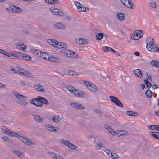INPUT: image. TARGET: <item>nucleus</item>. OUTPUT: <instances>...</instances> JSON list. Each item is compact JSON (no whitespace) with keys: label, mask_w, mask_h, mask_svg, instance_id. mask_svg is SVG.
I'll return each mask as SVG.
<instances>
[{"label":"nucleus","mask_w":159,"mask_h":159,"mask_svg":"<svg viewBox=\"0 0 159 159\" xmlns=\"http://www.w3.org/2000/svg\"><path fill=\"white\" fill-rule=\"evenodd\" d=\"M146 41L148 42L146 45L147 49L151 52H154L155 50V49L153 48V45L154 43V41L153 38H151L150 37L147 38Z\"/></svg>","instance_id":"f257e3e1"},{"label":"nucleus","mask_w":159,"mask_h":159,"mask_svg":"<svg viewBox=\"0 0 159 159\" xmlns=\"http://www.w3.org/2000/svg\"><path fill=\"white\" fill-rule=\"evenodd\" d=\"M40 57L41 58L49 61H51L56 62V58L53 56H51L48 53L42 52Z\"/></svg>","instance_id":"f03ea898"},{"label":"nucleus","mask_w":159,"mask_h":159,"mask_svg":"<svg viewBox=\"0 0 159 159\" xmlns=\"http://www.w3.org/2000/svg\"><path fill=\"white\" fill-rule=\"evenodd\" d=\"M19 139L22 142L26 145L32 146L34 144L33 142L29 138L25 137H24L21 136L20 137Z\"/></svg>","instance_id":"7ed1b4c3"},{"label":"nucleus","mask_w":159,"mask_h":159,"mask_svg":"<svg viewBox=\"0 0 159 159\" xmlns=\"http://www.w3.org/2000/svg\"><path fill=\"white\" fill-rule=\"evenodd\" d=\"M61 52L65 56L73 57H75V52L67 49L63 48L61 50Z\"/></svg>","instance_id":"20e7f679"},{"label":"nucleus","mask_w":159,"mask_h":159,"mask_svg":"<svg viewBox=\"0 0 159 159\" xmlns=\"http://www.w3.org/2000/svg\"><path fill=\"white\" fill-rule=\"evenodd\" d=\"M60 142L64 145L68 146L70 148L72 149L75 150H77V148L78 149V148L76 147L75 145H73L70 142L65 140L63 139H61Z\"/></svg>","instance_id":"39448f33"},{"label":"nucleus","mask_w":159,"mask_h":159,"mask_svg":"<svg viewBox=\"0 0 159 159\" xmlns=\"http://www.w3.org/2000/svg\"><path fill=\"white\" fill-rule=\"evenodd\" d=\"M37 101H39V105H37L38 107H41L42 106L43 103L45 104L48 105V100L45 98L39 96L37 97Z\"/></svg>","instance_id":"423d86ee"},{"label":"nucleus","mask_w":159,"mask_h":159,"mask_svg":"<svg viewBox=\"0 0 159 159\" xmlns=\"http://www.w3.org/2000/svg\"><path fill=\"white\" fill-rule=\"evenodd\" d=\"M95 141L97 143L95 145V146L97 150L102 148L103 144L101 143V140L98 137H96Z\"/></svg>","instance_id":"0eeeda50"},{"label":"nucleus","mask_w":159,"mask_h":159,"mask_svg":"<svg viewBox=\"0 0 159 159\" xmlns=\"http://www.w3.org/2000/svg\"><path fill=\"white\" fill-rule=\"evenodd\" d=\"M72 93L76 97L79 98L84 97L85 95V93H84L81 91L77 90L76 89Z\"/></svg>","instance_id":"6e6552de"},{"label":"nucleus","mask_w":159,"mask_h":159,"mask_svg":"<svg viewBox=\"0 0 159 159\" xmlns=\"http://www.w3.org/2000/svg\"><path fill=\"white\" fill-rule=\"evenodd\" d=\"M45 126L47 129L51 132H53L55 133L57 132L58 131L57 129H58V128L56 127H54L52 126L49 124H46Z\"/></svg>","instance_id":"1a4fd4ad"},{"label":"nucleus","mask_w":159,"mask_h":159,"mask_svg":"<svg viewBox=\"0 0 159 159\" xmlns=\"http://www.w3.org/2000/svg\"><path fill=\"white\" fill-rule=\"evenodd\" d=\"M12 93L13 95L19 100H25L26 99V97L21 95L15 91H13Z\"/></svg>","instance_id":"9d476101"},{"label":"nucleus","mask_w":159,"mask_h":159,"mask_svg":"<svg viewBox=\"0 0 159 159\" xmlns=\"http://www.w3.org/2000/svg\"><path fill=\"white\" fill-rule=\"evenodd\" d=\"M70 105L73 107L79 110L83 109L85 108L83 105L77 103L72 102L70 103Z\"/></svg>","instance_id":"9b49d317"},{"label":"nucleus","mask_w":159,"mask_h":159,"mask_svg":"<svg viewBox=\"0 0 159 159\" xmlns=\"http://www.w3.org/2000/svg\"><path fill=\"white\" fill-rule=\"evenodd\" d=\"M19 74L21 75H23L28 77H31L32 75L31 73L29 72L26 70L22 68H20Z\"/></svg>","instance_id":"f8f14e48"},{"label":"nucleus","mask_w":159,"mask_h":159,"mask_svg":"<svg viewBox=\"0 0 159 159\" xmlns=\"http://www.w3.org/2000/svg\"><path fill=\"white\" fill-rule=\"evenodd\" d=\"M20 53H17L16 52H13L11 54L9 53V56L11 58L13 59H16L19 57L20 58Z\"/></svg>","instance_id":"ddd939ff"},{"label":"nucleus","mask_w":159,"mask_h":159,"mask_svg":"<svg viewBox=\"0 0 159 159\" xmlns=\"http://www.w3.org/2000/svg\"><path fill=\"white\" fill-rule=\"evenodd\" d=\"M52 12L55 15L62 16L63 15V11L60 9L54 8L51 10Z\"/></svg>","instance_id":"4468645a"},{"label":"nucleus","mask_w":159,"mask_h":159,"mask_svg":"<svg viewBox=\"0 0 159 159\" xmlns=\"http://www.w3.org/2000/svg\"><path fill=\"white\" fill-rule=\"evenodd\" d=\"M32 116L34 120L38 122H41L43 121V119L38 115L33 114Z\"/></svg>","instance_id":"2eb2a0df"},{"label":"nucleus","mask_w":159,"mask_h":159,"mask_svg":"<svg viewBox=\"0 0 159 159\" xmlns=\"http://www.w3.org/2000/svg\"><path fill=\"white\" fill-rule=\"evenodd\" d=\"M134 74L135 76L139 78H141L143 76L142 71L139 69H136L134 71Z\"/></svg>","instance_id":"dca6fc26"},{"label":"nucleus","mask_w":159,"mask_h":159,"mask_svg":"<svg viewBox=\"0 0 159 159\" xmlns=\"http://www.w3.org/2000/svg\"><path fill=\"white\" fill-rule=\"evenodd\" d=\"M66 47V44L63 42H58L57 41L55 47L58 48H62Z\"/></svg>","instance_id":"f3484780"},{"label":"nucleus","mask_w":159,"mask_h":159,"mask_svg":"<svg viewBox=\"0 0 159 159\" xmlns=\"http://www.w3.org/2000/svg\"><path fill=\"white\" fill-rule=\"evenodd\" d=\"M76 41L77 44H79L87 43L88 42L87 39L81 38H79V39H76Z\"/></svg>","instance_id":"a211bd4d"},{"label":"nucleus","mask_w":159,"mask_h":159,"mask_svg":"<svg viewBox=\"0 0 159 159\" xmlns=\"http://www.w3.org/2000/svg\"><path fill=\"white\" fill-rule=\"evenodd\" d=\"M54 26L55 28L57 29H64L65 28V25L60 22H58L55 24L54 25Z\"/></svg>","instance_id":"6ab92c4d"},{"label":"nucleus","mask_w":159,"mask_h":159,"mask_svg":"<svg viewBox=\"0 0 159 159\" xmlns=\"http://www.w3.org/2000/svg\"><path fill=\"white\" fill-rule=\"evenodd\" d=\"M20 58L26 61H30L31 59V57L26 54L20 53Z\"/></svg>","instance_id":"aec40b11"},{"label":"nucleus","mask_w":159,"mask_h":159,"mask_svg":"<svg viewBox=\"0 0 159 159\" xmlns=\"http://www.w3.org/2000/svg\"><path fill=\"white\" fill-rule=\"evenodd\" d=\"M125 16L124 14L123 13H118L117 15V17L119 20L123 21L125 19Z\"/></svg>","instance_id":"412c9836"},{"label":"nucleus","mask_w":159,"mask_h":159,"mask_svg":"<svg viewBox=\"0 0 159 159\" xmlns=\"http://www.w3.org/2000/svg\"><path fill=\"white\" fill-rule=\"evenodd\" d=\"M88 88L93 92H96L97 90V87L91 83V84L88 86Z\"/></svg>","instance_id":"4be33fe9"},{"label":"nucleus","mask_w":159,"mask_h":159,"mask_svg":"<svg viewBox=\"0 0 159 159\" xmlns=\"http://www.w3.org/2000/svg\"><path fill=\"white\" fill-rule=\"evenodd\" d=\"M11 9L12 10V11L13 12L21 13L22 12L21 8L16 6H13L12 7Z\"/></svg>","instance_id":"5701e85b"},{"label":"nucleus","mask_w":159,"mask_h":159,"mask_svg":"<svg viewBox=\"0 0 159 159\" xmlns=\"http://www.w3.org/2000/svg\"><path fill=\"white\" fill-rule=\"evenodd\" d=\"M20 68L18 67H11L10 68V70L13 72L14 73H18L19 74Z\"/></svg>","instance_id":"b1692460"},{"label":"nucleus","mask_w":159,"mask_h":159,"mask_svg":"<svg viewBox=\"0 0 159 159\" xmlns=\"http://www.w3.org/2000/svg\"><path fill=\"white\" fill-rule=\"evenodd\" d=\"M137 31V30H136L134 33V34H133V37L131 36V38L132 39L134 40H137L141 38V37H139V32Z\"/></svg>","instance_id":"393cba45"},{"label":"nucleus","mask_w":159,"mask_h":159,"mask_svg":"<svg viewBox=\"0 0 159 159\" xmlns=\"http://www.w3.org/2000/svg\"><path fill=\"white\" fill-rule=\"evenodd\" d=\"M126 114L129 116H137L139 115L138 113L129 111H126Z\"/></svg>","instance_id":"a878e982"},{"label":"nucleus","mask_w":159,"mask_h":159,"mask_svg":"<svg viewBox=\"0 0 159 159\" xmlns=\"http://www.w3.org/2000/svg\"><path fill=\"white\" fill-rule=\"evenodd\" d=\"M32 52L35 55L38 56L40 57L41 55L42 54V52L38 50L32 49Z\"/></svg>","instance_id":"bb28decb"},{"label":"nucleus","mask_w":159,"mask_h":159,"mask_svg":"<svg viewBox=\"0 0 159 159\" xmlns=\"http://www.w3.org/2000/svg\"><path fill=\"white\" fill-rule=\"evenodd\" d=\"M34 88L37 90L40 91L41 92L43 91V86L39 84H36L34 85Z\"/></svg>","instance_id":"cd10ccee"},{"label":"nucleus","mask_w":159,"mask_h":159,"mask_svg":"<svg viewBox=\"0 0 159 159\" xmlns=\"http://www.w3.org/2000/svg\"><path fill=\"white\" fill-rule=\"evenodd\" d=\"M57 41L54 39H48L47 40V42L50 45L53 46L55 47Z\"/></svg>","instance_id":"c85d7f7f"},{"label":"nucleus","mask_w":159,"mask_h":159,"mask_svg":"<svg viewBox=\"0 0 159 159\" xmlns=\"http://www.w3.org/2000/svg\"><path fill=\"white\" fill-rule=\"evenodd\" d=\"M77 10L79 11L85 12L86 11V9L85 7H83V5L81 4L80 6H78Z\"/></svg>","instance_id":"c756f323"},{"label":"nucleus","mask_w":159,"mask_h":159,"mask_svg":"<svg viewBox=\"0 0 159 159\" xmlns=\"http://www.w3.org/2000/svg\"><path fill=\"white\" fill-rule=\"evenodd\" d=\"M37 98L32 99L30 100V102L31 104L38 107L37 105H39V101H37Z\"/></svg>","instance_id":"7c9ffc66"},{"label":"nucleus","mask_w":159,"mask_h":159,"mask_svg":"<svg viewBox=\"0 0 159 159\" xmlns=\"http://www.w3.org/2000/svg\"><path fill=\"white\" fill-rule=\"evenodd\" d=\"M104 34L102 33H98L96 35V39L98 40H101Z\"/></svg>","instance_id":"2f4dec72"},{"label":"nucleus","mask_w":159,"mask_h":159,"mask_svg":"<svg viewBox=\"0 0 159 159\" xmlns=\"http://www.w3.org/2000/svg\"><path fill=\"white\" fill-rule=\"evenodd\" d=\"M26 47V46L25 44L22 43H20L17 46L18 48L22 50L25 49Z\"/></svg>","instance_id":"473e14b6"},{"label":"nucleus","mask_w":159,"mask_h":159,"mask_svg":"<svg viewBox=\"0 0 159 159\" xmlns=\"http://www.w3.org/2000/svg\"><path fill=\"white\" fill-rule=\"evenodd\" d=\"M68 73L70 75L74 77H76L79 75L78 73L74 71H69Z\"/></svg>","instance_id":"72a5a7b5"},{"label":"nucleus","mask_w":159,"mask_h":159,"mask_svg":"<svg viewBox=\"0 0 159 159\" xmlns=\"http://www.w3.org/2000/svg\"><path fill=\"white\" fill-rule=\"evenodd\" d=\"M151 64L152 65L156 67L159 68V62L158 61H156L153 60L151 62Z\"/></svg>","instance_id":"f704fd0d"},{"label":"nucleus","mask_w":159,"mask_h":159,"mask_svg":"<svg viewBox=\"0 0 159 159\" xmlns=\"http://www.w3.org/2000/svg\"><path fill=\"white\" fill-rule=\"evenodd\" d=\"M128 4V5L127 6L126 5V7H127L131 9H133L134 7H133V6L134 5L133 2L131 1V0H127V2Z\"/></svg>","instance_id":"c9c22d12"},{"label":"nucleus","mask_w":159,"mask_h":159,"mask_svg":"<svg viewBox=\"0 0 159 159\" xmlns=\"http://www.w3.org/2000/svg\"><path fill=\"white\" fill-rule=\"evenodd\" d=\"M110 98L111 102L114 104H116V102L118 99V98L113 96H110Z\"/></svg>","instance_id":"e433bc0d"},{"label":"nucleus","mask_w":159,"mask_h":159,"mask_svg":"<svg viewBox=\"0 0 159 159\" xmlns=\"http://www.w3.org/2000/svg\"><path fill=\"white\" fill-rule=\"evenodd\" d=\"M2 139L3 140L6 142L9 143H12V141L9 138H8L7 137L4 136L2 137Z\"/></svg>","instance_id":"4c0bfd02"},{"label":"nucleus","mask_w":159,"mask_h":159,"mask_svg":"<svg viewBox=\"0 0 159 159\" xmlns=\"http://www.w3.org/2000/svg\"><path fill=\"white\" fill-rule=\"evenodd\" d=\"M52 120L54 122L57 123L59 122V117L58 116H56L52 117Z\"/></svg>","instance_id":"58836bf2"},{"label":"nucleus","mask_w":159,"mask_h":159,"mask_svg":"<svg viewBox=\"0 0 159 159\" xmlns=\"http://www.w3.org/2000/svg\"><path fill=\"white\" fill-rule=\"evenodd\" d=\"M144 83L146 84L147 87L148 89L150 88L151 86V83L149 82L147 80L145 79L144 80Z\"/></svg>","instance_id":"ea45409f"},{"label":"nucleus","mask_w":159,"mask_h":159,"mask_svg":"<svg viewBox=\"0 0 159 159\" xmlns=\"http://www.w3.org/2000/svg\"><path fill=\"white\" fill-rule=\"evenodd\" d=\"M145 95L148 98H150L152 96V93L149 90H148L145 93Z\"/></svg>","instance_id":"a19ab883"},{"label":"nucleus","mask_w":159,"mask_h":159,"mask_svg":"<svg viewBox=\"0 0 159 159\" xmlns=\"http://www.w3.org/2000/svg\"><path fill=\"white\" fill-rule=\"evenodd\" d=\"M68 91L72 93L75 89L73 87L71 86H68L66 87Z\"/></svg>","instance_id":"79ce46f5"},{"label":"nucleus","mask_w":159,"mask_h":159,"mask_svg":"<svg viewBox=\"0 0 159 159\" xmlns=\"http://www.w3.org/2000/svg\"><path fill=\"white\" fill-rule=\"evenodd\" d=\"M9 136H14V137H19V138H20V136L19 134H18L17 133L15 132H12V131H11V132L10 133V134Z\"/></svg>","instance_id":"37998d69"},{"label":"nucleus","mask_w":159,"mask_h":159,"mask_svg":"<svg viewBox=\"0 0 159 159\" xmlns=\"http://www.w3.org/2000/svg\"><path fill=\"white\" fill-rule=\"evenodd\" d=\"M13 153L15 154L20 156L22 155L23 152L17 150H14L12 151Z\"/></svg>","instance_id":"c03bdc74"},{"label":"nucleus","mask_w":159,"mask_h":159,"mask_svg":"<svg viewBox=\"0 0 159 159\" xmlns=\"http://www.w3.org/2000/svg\"><path fill=\"white\" fill-rule=\"evenodd\" d=\"M150 134L155 139H159V138L158 136L156 135V132H151L150 133Z\"/></svg>","instance_id":"a18cd8bd"},{"label":"nucleus","mask_w":159,"mask_h":159,"mask_svg":"<svg viewBox=\"0 0 159 159\" xmlns=\"http://www.w3.org/2000/svg\"><path fill=\"white\" fill-rule=\"evenodd\" d=\"M102 49L106 52H107L108 51H110L111 49V48L107 46H105L102 47Z\"/></svg>","instance_id":"49530a36"},{"label":"nucleus","mask_w":159,"mask_h":159,"mask_svg":"<svg viewBox=\"0 0 159 159\" xmlns=\"http://www.w3.org/2000/svg\"><path fill=\"white\" fill-rule=\"evenodd\" d=\"M111 157L113 159L118 158L119 157L116 153L112 152L111 154Z\"/></svg>","instance_id":"de8ad7c7"},{"label":"nucleus","mask_w":159,"mask_h":159,"mask_svg":"<svg viewBox=\"0 0 159 159\" xmlns=\"http://www.w3.org/2000/svg\"><path fill=\"white\" fill-rule=\"evenodd\" d=\"M119 134H120V135H128V133L127 131L124 130H121L120 131Z\"/></svg>","instance_id":"09e8293b"},{"label":"nucleus","mask_w":159,"mask_h":159,"mask_svg":"<svg viewBox=\"0 0 159 159\" xmlns=\"http://www.w3.org/2000/svg\"><path fill=\"white\" fill-rule=\"evenodd\" d=\"M116 105L119 106L121 107H123V105L121 102L118 99H117V101L116 102V104H115Z\"/></svg>","instance_id":"8fccbe9b"},{"label":"nucleus","mask_w":159,"mask_h":159,"mask_svg":"<svg viewBox=\"0 0 159 159\" xmlns=\"http://www.w3.org/2000/svg\"><path fill=\"white\" fill-rule=\"evenodd\" d=\"M107 130L112 135L114 134L115 133L114 130L112 129L111 127L110 126L107 129Z\"/></svg>","instance_id":"3c124183"},{"label":"nucleus","mask_w":159,"mask_h":159,"mask_svg":"<svg viewBox=\"0 0 159 159\" xmlns=\"http://www.w3.org/2000/svg\"><path fill=\"white\" fill-rule=\"evenodd\" d=\"M17 103L20 105L23 106H25L27 104L26 102L22 101V100L18 101Z\"/></svg>","instance_id":"603ef678"},{"label":"nucleus","mask_w":159,"mask_h":159,"mask_svg":"<svg viewBox=\"0 0 159 159\" xmlns=\"http://www.w3.org/2000/svg\"><path fill=\"white\" fill-rule=\"evenodd\" d=\"M157 125H151L148 126V128L151 130L156 129Z\"/></svg>","instance_id":"864d4df0"},{"label":"nucleus","mask_w":159,"mask_h":159,"mask_svg":"<svg viewBox=\"0 0 159 159\" xmlns=\"http://www.w3.org/2000/svg\"><path fill=\"white\" fill-rule=\"evenodd\" d=\"M0 53H2L7 56H9V53L3 49H2L1 52Z\"/></svg>","instance_id":"5fc2aeb1"},{"label":"nucleus","mask_w":159,"mask_h":159,"mask_svg":"<svg viewBox=\"0 0 159 159\" xmlns=\"http://www.w3.org/2000/svg\"><path fill=\"white\" fill-rule=\"evenodd\" d=\"M150 6L152 8H155L156 7V3L155 2H152L150 4Z\"/></svg>","instance_id":"6e6d98bb"},{"label":"nucleus","mask_w":159,"mask_h":159,"mask_svg":"<svg viewBox=\"0 0 159 159\" xmlns=\"http://www.w3.org/2000/svg\"><path fill=\"white\" fill-rule=\"evenodd\" d=\"M57 155V154H55L54 153H53V152H51L50 153V155L51 157L52 158H56Z\"/></svg>","instance_id":"4d7b16f0"},{"label":"nucleus","mask_w":159,"mask_h":159,"mask_svg":"<svg viewBox=\"0 0 159 159\" xmlns=\"http://www.w3.org/2000/svg\"><path fill=\"white\" fill-rule=\"evenodd\" d=\"M139 33V37H141V38L143 36V31L141 30H138L137 31Z\"/></svg>","instance_id":"13d9d810"},{"label":"nucleus","mask_w":159,"mask_h":159,"mask_svg":"<svg viewBox=\"0 0 159 159\" xmlns=\"http://www.w3.org/2000/svg\"><path fill=\"white\" fill-rule=\"evenodd\" d=\"M74 4L77 7V9H78V6H80V5L81 4L80 2L77 1H75Z\"/></svg>","instance_id":"bf43d9fd"},{"label":"nucleus","mask_w":159,"mask_h":159,"mask_svg":"<svg viewBox=\"0 0 159 159\" xmlns=\"http://www.w3.org/2000/svg\"><path fill=\"white\" fill-rule=\"evenodd\" d=\"M50 2L51 4H56L58 3V2L57 0H51Z\"/></svg>","instance_id":"052dcab7"},{"label":"nucleus","mask_w":159,"mask_h":159,"mask_svg":"<svg viewBox=\"0 0 159 159\" xmlns=\"http://www.w3.org/2000/svg\"><path fill=\"white\" fill-rule=\"evenodd\" d=\"M11 132V131L9 129L7 128V129H6V132L5 133L9 136Z\"/></svg>","instance_id":"680f3d73"},{"label":"nucleus","mask_w":159,"mask_h":159,"mask_svg":"<svg viewBox=\"0 0 159 159\" xmlns=\"http://www.w3.org/2000/svg\"><path fill=\"white\" fill-rule=\"evenodd\" d=\"M122 3L125 6H126L127 4H125V2H127V0H120Z\"/></svg>","instance_id":"e2e57ef3"},{"label":"nucleus","mask_w":159,"mask_h":159,"mask_svg":"<svg viewBox=\"0 0 159 159\" xmlns=\"http://www.w3.org/2000/svg\"><path fill=\"white\" fill-rule=\"evenodd\" d=\"M85 84H86V85L87 86V87H88V86H89V84H91V83L89 82L88 81H85L84 82Z\"/></svg>","instance_id":"0e129e2a"},{"label":"nucleus","mask_w":159,"mask_h":159,"mask_svg":"<svg viewBox=\"0 0 159 159\" xmlns=\"http://www.w3.org/2000/svg\"><path fill=\"white\" fill-rule=\"evenodd\" d=\"M56 159H63V158L59 155H57L56 157Z\"/></svg>","instance_id":"69168bd1"},{"label":"nucleus","mask_w":159,"mask_h":159,"mask_svg":"<svg viewBox=\"0 0 159 159\" xmlns=\"http://www.w3.org/2000/svg\"><path fill=\"white\" fill-rule=\"evenodd\" d=\"M105 152L108 155L110 154H111L112 152L110 151L107 150H105Z\"/></svg>","instance_id":"338daca9"},{"label":"nucleus","mask_w":159,"mask_h":159,"mask_svg":"<svg viewBox=\"0 0 159 159\" xmlns=\"http://www.w3.org/2000/svg\"><path fill=\"white\" fill-rule=\"evenodd\" d=\"M155 113L156 116H159V109L157 111H156Z\"/></svg>","instance_id":"774afa93"}]
</instances>
